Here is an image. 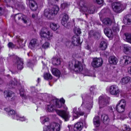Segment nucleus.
<instances>
[{"label":"nucleus","instance_id":"f257e3e1","mask_svg":"<svg viewBox=\"0 0 131 131\" xmlns=\"http://www.w3.org/2000/svg\"><path fill=\"white\" fill-rule=\"evenodd\" d=\"M54 106L53 105L51 106L48 105L47 107V111L49 112H56L57 114L61 117L65 121H67L70 117L69 113L64 111L57 110L54 108Z\"/></svg>","mask_w":131,"mask_h":131},{"label":"nucleus","instance_id":"f03ea898","mask_svg":"<svg viewBox=\"0 0 131 131\" xmlns=\"http://www.w3.org/2000/svg\"><path fill=\"white\" fill-rule=\"evenodd\" d=\"M79 5L80 6V11L82 12H86L90 14H92L95 12V7L94 6H90L88 8L86 3L83 1H80Z\"/></svg>","mask_w":131,"mask_h":131},{"label":"nucleus","instance_id":"7ed1b4c3","mask_svg":"<svg viewBox=\"0 0 131 131\" xmlns=\"http://www.w3.org/2000/svg\"><path fill=\"white\" fill-rule=\"evenodd\" d=\"M40 34L42 37L44 38L47 40H50L51 39L53 35L51 31H50L48 28L45 27L42 28Z\"/></svg>","mask_w":131,"mask_h":131},{"label":"nucleus","instance_id":"20e7f679","mask_svg":"<svg viewBox=\"0 0 131 131\" xmlns=\"http://www.w3.org/2000/svg\"><path fill=\"white\" fill-rule=\"evenodd\" d=\"M16 40L17 41V43L16 44H14L11 42H9L8 43L7 45L8 47L10 49H19L22 48L24 46L23 43V40L21 39L20 37L18 36H16Z\"/></svg>","mask_w":131,"mask_h":131},{"label":"nucleus","instance_id":"39448f33","mask_svg":"<svg viewBox=\"0 0 131 131\" xmlns=\"http://www.w3.org/2000/svg\"><path fill=\"white\" fill-rule=\"evenodd\" d=\"M80 37L77 35H74L72 38V42L68 41L66 42L67 45L70 48L74 46H78L81 44Z\"/></svg>","mask_w":131,"mask_h":131},{"label":"nucleus","instance_id":"423d86ee","mask_svg":"<svg viewBox=\"0 0 131 131\" xmlns=\"http://www.w3.org/2000/svg\"><path fill=\"white\" fill-rule=\"evenodd\" d=\"M60 125L56 123H52L48 126H45L43 127V131H59Z\"/></svg>","mask_w":131,"mask_h":131},{"label":"nucleus","instance_id":"0eeeda50","mask_svg":"<svg viewBox=\"0 0 131 131\" xmlns=\"http://www.w3.org/2000/svg\"><path fill=\"white\" fill-rule=\"evenodd\" d=\"M113 10L117 13L121 12L124 9L123 4L120 2H115L112 4Z\"/></svg>","mask_w":131,"mask_h":131},{"label":"nucleus","instance_id":"6e6552de","mask_svg":"<svg viewBox=\"0 0 131 131\" xmlns=\"http://www.w3.org/2000/svg\"><path fill=\"white\" fill-rule=\"evenodd\" d=\"M4 93L5 97L6 98H8L9 101H13L15 99V96L14 93L11 91H5Z\"/></svg>","mask_w":131,"mask_h":131},{"label":"nucleus","instance_id":"1a4fd4ad","mask_svg":"<svg viewBox=\"0 0 131 131\" xmlns=\"http://www.w3.org/2000/svg\"><path fill=\"white\" fill-rule=\"evenodd\" d=\"M99 102L100 108L105 107L109 104L107 98L102 96H101L99 97Z\"/></svg>","mask_w":131,"mask_h":131},{"label":"nucleus","instance_id":"9d476101","mask_svg":"<svg viewBox=\"0 0 131 131\" xmlns=\"http://www.w3.org/2000/svg\"><path fill=\"white\" fill-rule=\"evenodd\" d=\"M103 63V60L101 58H94L92 62L91 65L94 68H97L101 67Z\"/></svg>","mask_w":131,"mask_h":131},{"label":"nucleus","instance_id":"9b49d317","mask_svg":"<svg viewBox=\"0 0 131 131\" xmlns=\"http://www.w3.org/2000/svg\"><path fill=\"white\" fill-rule=\"evenodd\" d=\"M110 92L113 95H118L119 94V90L116 85H113L111 86L109 88Z\"/></svg>","mask_w":131,"mask_h":131},{"label":"nucleus","instance_id":"f8f14e48","mask_svg":"<svg viewBox=\"0 0 131 131\" xmlns=\"http://www.w3.org/2000/svg\"><path fill=\"white\" fill-rule=\"evenodd\" d=\"M125 105V101L121 100L120 102L117 104L116 107L117 111L120 113L123 112L124 111V108Z\"/></svg>","mask_w":131,"mask_h":131},{"label":"nucleus","instance_id":"ddd939ff","mask_svg":"<svg viewBox=\"0 0 131 131\" xmlns=\"http://www.w3.org/2000/svg\"><path fill=\"white\" fill-rule=\"evenodd\" d=\"M74 71L77 72H79L82 71L83 67L81 62L78 61H76L75 65H74Z\"/></svg>","mask_w":131,"mask_h":131},{"label":"nucleus","instance_id":"4468645a","mask_svg":"<svg viewBox=\"0 0 131 131\" xmlns=\"http://www.w3.org/2000/svg\"><path fill=\"white\" fill-rule=\"evenodd\" d=\"M14 18L16 21L18 20L21 19L24 21V23H25L27 22V17L21 13H19L15 15L14 16Z\"/></svg>","mask_w":131,"mask_h":131},{"label":"nucleus","instance_id":"2eb2a0df","mask_svg":"<svg viewBox=\"0 0 131 131\" xmlns=\"http://www.w3.org/2000/svg\"><path fill=\"white\" fill-rule=\"evenodd\" d=\"M15 63L18 69L21 70L23 68V61L21 58L18 57L15 58Z\"/></svg>","mask_w":131,"mask_h":131},{"label":"nucleus","instance_id":"dca6fc26","mask_svg":"<svg viewBox=\"0 0 131 131\" xmlns=\"http://www.w3.org/2000/svg\"><path fill=\"white\" fill-rule=\"evenodd\" d=\"M93 97L91 99L90 102L88 101L87 99H86L85 100L83 101L82 105L83 104L85 105V107L87 109H89L92 107L93 101L92 100Z\"/></svg>","mask_w":131,"mask_h":131},{"label":"nucleus","instance_id":"f3484780","mask_svg":"<svg viewBox=\"0 0 131 131\" xmlns=\"http://www.w3.org/2000/svg\"><path fill=\"white\" fill-rule=\"evenodd\" d=\"M17 84V80L15 78L10 81L6 85L7 87L9 89H11L14 87Z\"/></svg>","mask_w":131,"mask_h":131},{"label":"nucleus","instance_id":"a211bd4d","mask_svg":"<svg viewBox=\"0 0 131 131\" xmlns=\"http://www.w3.org/2000/svg\"><path fill=\"white\" fill-rule=\"evenodd\" d=\"M104 31L105 34L108 37L111 38L113 36V31L109 28H105Z\"/></svg>","mask_w":131,"mask_h":131},{"label":"nucleus","instance_id":"6ab92c4d","mask_svg":"<svg viewBox=\"0 0 131 131\" xmlns=\"http://www.w3.org/2000/svg\"><path fill=\"white\" fill-rule=\"evenodd\" d=\"M123 22L126 25H129L131 24V15L129 14L125 16L123 19Z\"/></svg>","mask_w":131,"mask_h":131},{"label":"nucleus","instance_id":"aec40b11","mask_svg":"<svg viewBox=\"0 0 131 131\" xmlns=\"http://www.w3.org/2000/svg\"><path fill=\"white\" fill-rule=\"evenodd\" d=\"M83 127V123L81 122H79L74 125L73 129L74 131H80Z\"/></svg>","mask_w":131,"mask_h":131},{"label":"nucleus","instance_id":"412c9836","mask_svg":"<svg viewBox=\"0 0 131 131\" xmlns=\"http://www.w3.org/2000/svg\"><path fill=\"white\" fill-rule=\"evenodd\" d=\"M123 59L121 60L120 61L121 63L122 61H124V64L125 65H126L128 64L131 63V58L128 56H124L123 57Z\"/></svg>","mask_w":131,"mask_h":131},{"label":"nucleus","instance_id":"4be33fe9","mask_svg":"<svg viewBox=\"0 0 131 131\" xmlns=\"http://www.w3.org/2000/svg\"><path fill=\"white\" fill-rule=\"evenodd\" d=\"M73 113L77 115V116H76V118H77L78 117V115H83L84 114V112H82L81 111L79 108L77 109L76 107L73 109Z\"/></svg>","mask_w":131,"mask_h":131},{"label":"nucleus","instance_id":"5701e85b","mask_svg":"<svg viewBox=\"0 0 131 131\" xmlns=\"http://www.w3.org/2000/svg\"><path fill=\"white\" fill-rule=\"evenodd\" d=\"M53 15V12H51V10L48 9H46L44 11V15L48 19H50L51 17Z\"/></svg>","mask_w":131,"mask_h":131},{"label":"nucleus","instance_id":"b1692460","mask_svg":"<svg viewBox=\"0 0 131 131\" xmlns=\"http://www.w3.org/2000/svg\"><path fill=\"white\" fill-rule=\"evenodd\" d=\"M101 119L105 124H107L109 122L110 120L108 116L105 114L101 115Z\"/></svg>","mask_w":131,"mask_h":131},{"label":"nucleus","instance_id":"393cba45","mask_svg":"<svg viewBox=\"0 0 131 131\" xmlns=\"http://www.w3.org/2000/svg\"><path fill=\"white\" fill-rule=\"evenodd\" d=\"M108 60L111 64L114 65L116 64L118 61L117 58L114 56H111L109 58Z\"/></svg>","mask_w":131,"mask_h":131},{"label":"nucleus","instance_id":"a878e982","mask_svg":"<svg viewBox=\"0 0 131 131\" xmlns=\"http://www.w3.org/2000/svg\"><path fill=\"white\" fill-rule=\"evenodd\" d=\"M62 19L61 20V23L62 25H66L65 23L67 22L68 19V15L66 14H62Z\"/></svg>","mask_w":131,"mask_h":131},{"label":"nucleus","instance_id":"bb28decb","mask_svg":"<svg viewBox=\"0 0 131 131\" xmlns=\"http://www.w3.org/2000/svg\"><path fill=\"white\" fill-rule=\"evenodd\" d=\"M97 35H99L98 34L95 32L93 30H91L89 32L88 38H90L94 37L95 38L97 39L98 38Z\"/></svg>","mask_w":131,"mask_h":131},{"label":"nucleus","instance_id":"cd10ccee","mask_svg":"<svg viewBox=\"0 0 131 131\" xmlns=\"http://www.w3.org/2000/svg\"><path fill=\"white\" fill-rule=\"evenodd\" d=\"M112 22L110 18H105L103 20V24L108 26H110Z\"/></svg>","mask_w":131,"mask_h":131},{"label":"nucleus","instance_id":"c85d7f7f","mask_svg":"<svg viewBox=\"0 0 131 131\" xmlns=\"http://www.w3.org/2000/svg\"><path fill=\"white\" fill-rule=\"evenodd\" d=\"M93 122L94 125L96 127H99L100 125V122L98 116H95L93 119Z\"/></svg>","mask_w":131,"mask_h":131},{"label":"nucleus","instance_id":"c756f323","mask_svg":"<svg viewBox=\"0 0 131 131\" xmlns=\"http://www.w3.org/2000/svg\"><path fill=\"white\" fill-rule=\"evenodd\" d=\"M131 79L129 77H124L121 79V82L122 84L127 83L130 81Z\"/></svg>","mask_w":131,"mask_h":131},{"label":"nucleus","instance_id":"7c9ffc66","mask_svg":"<svg viewBox=\"0 0 131 131\" xmlns=\"http://www.w3.org/2000/svg\"><path fill=\"white\" fill-rule=\"evenodd\" d=\"M123 51L126 54H129L131 53V47L127 45H124Z\"/></svg>","mask_w":131,"mask_h":131},{"label":"nucleus","instance_id":"2f4dec72","mask_svg":"<svg viewBox=\"0 0 131 131\" xmlns=\"http://www.w3.org/2000/svg\"><path fill=\"white\" fill-rule=\"evenodd\" d=\"M107 43L104 41H101L99 47L102 50H105L107 47Z\"/></svg>","mask_w":131,"mask_h":131},{"label":"nucleus","instance_id":"473e14b6","mask_svg":"<svg viewBox=\"0 0 131 131\" xmlns=\"http://www.w3.org/2000/svg\"><path fill=\"white\" fill-rule=\"evenodd\" d=\"M52 72L54 75L58 77V78L60 77V72L58 69L56 68H54L52 69Z\"/></svg>","mask_w":131,"mask_h":131},{"label":"nucleus","instance_id":"72a5a7b5","mask_svg":"<svg viewBox=\"0 0 131 131\" xmlns=\"http://www.w3.org/2000/svg\"><path fill=\"white\" fill-rule=\"evenodd\" d=\"M124 39L126 41L129 42L131 39V34L129 33H125L124 34Z\"/></svg>","mask_w":131,"mask_h":131},{"label":"nucleus","instance_id":"f704fd0d","mask_svg":"<svg viewBox=\"0 0 131 131\" xmlns=\"http://www.w3.org/2000/svg\"><path fill=\"white\" fill-rule=\"evenodd\" d=\"M52 63L54 65H58L60 64L61 62L58 58H53L52 59Z\"/></svg>","mask_w":131,"mask_h":131},{"label":"nucleus","instance_id":"c9c22d12","mask_svg":"<svg viewBox=\"0 0 131 131\" xmlns=\"http://www.w3.org/2000/svg\"><path fill=\"white\" fill-rule=\"evenodd\" d=\"M76 60H73L69 62L68 65V68L69 69L74 70V65H75Z\"/></svg>","mask_w":131,"mask_h":131},{"label":"nucleus","instance_id":"e433bc0d","mask_svg":"<svg viewBox=\"0 0 131 131\" xmlns=\"http://www.w3.org/2000/svg\"><path fill=\"white\" fill-rule=\"evenodd\" d=\"M58 7L56 5L54 6L51 10V12H52L54 15H56L59 10Z\"/></svg>","mask_w":131,"mask_h":131},{"label":"nucleus","instance_id":"4c0bfd02","mask_svg":"<svg viewBox=\"0 0 131 131\" xmlns=\"http://www.w3.org/2000/svg\"><path fill=\"white\" fill-rule=\"evenodd\" d=\"M50 27L51 29L53 31H56L58 28V27L56 24L52 23L50 24Z\"/></svg>","mask_w":131,"mask_h":131},{"label":"nucleus","instance_id":"58836bf2","mask_svg":"<svg viewBox=\"0 0 131 131\" xmlns=\"http://www.w3.org/2000/svg\"><path fill=\"white\" fill-rule=\"evenodd\" d=\"M73 31L76 34V35H77L78 36L81 33L80 29L76 27H74V28Z\"/></svg>","mask_w":131,"mask_h":131},{"label":"nucleus","instance_id":"ea45409f","mask_svg":"<svg viewBox=\"0 0 131 131\" xmlns=\"http://www.w3.org/2000/svg\"><path fill=\"white\" fill-rule=\"evenodd\" d=\"M53 101H54L55 102L56 107L57 108H60L61 107L62 104L61 102H59L58 100H53Z\"/></svg>","mask_w":131,"mask_h":131},{"label":"nucleus","instance_id":"a19ab883","mask_svg":"<svg viewBox=\"0 0 131 131\" xmlns=\"http://www.w3.org/2000/svg\"><path fill=\"white\" fill-rule=\"evenodd\" d=\"M19 92L20 95L23 98L24 97L25 98L26 97V95L25 94V91L24 89L23 88H21Z\"/></svg>","mask_w":131,"mask_h":131},{"label":"nucleus","instance_id":"79ce46f5","mask_svg":"<svg viewBox=\"0 0 131 131\" xmlns=\"http://www.w3.org/2000/svg\"><path fill=\"white\" fill-rule=\"evenodd\" d=\"M5 110L6 112H9V115H15V111L13 110H10L9 109L7 108Z\"/></svg>","mask_w":131,"mask_h":131},{"label":"nucleus","instance_id":"37998d69","mask_svg":"<svg viewBox=\"0 0 131 131\" xmlns=\"http://www.w3.org/2000/svg\"><path fill=\"white\" fill-rule=\"evenodd\" d=\"M81 73L83 74L85 76H90V75L89 74V72L87 70H83L81 71Z\"/></svg>","mask_w":131,"mask_h":131},{"label":"nucleus","instance_id":"c03bdc74","mask_svg":"<svg viewBox=\"0 0 131 131\" xmlns=\"http://www.w3.org/2000/svg\"><path fill=\"white\" fill-rule=\"evenodd\" d=\"M44 78L46 80L51 79L52 78V75L49 73H46L44 75Z\"/></svg>","mask_w":131,"mask_h":131},{"label":"nucleus","instance_id":"a18cd8bd","mask_svg":"<svg viewBox=\"0 0 131 131\" xmlns=\"http://www.w3.org/2000/svg\"><path fill=\"white\" fill-rule=\"evenodd\" d=\"M33 48L35 47H36L39 46V44L38 42V41L36 39H33Z\"/></svg>","mask_w":131,"mask_h":131},{"label":"nucleus","instance_id":"49530a36","mask_svg":"<svg viewBox=\"0 0 131 131\" xmlns=\"http://www.w3.org/2000/svg\"><path fill=\"white\" fill-rule=\"evenodd\" d=\"M130 129L129 126L125 125L124 126V128L123 129V131H130Z\"/></svg>","mask_w":131,"mask_h":131},{"label":"nucleus","instance_id":"de8ad7c7","mask_svg":"<svg viewBox=\"0 0 131 131\" xmlns=\"http://www.w3.org/2000/svg\"><path fill=\"white\" fill-rule=\"evenodd\" d=\"M33 11H36L38 9V5L37 3L34 1H33Z\"/></svg>","mask_w":131,"mask_h":131},{"label":"nucleus","instance_id":"09e8293b","mask_svg":"<svg viewBox=\"0 0 131 131\" xmlns=\"http://www.w3.org/2000/svg\"><path fill=\"white\" fill-rule=\"evenodd\" d=\"M49 45V43L48 42H46L42 45V47L43 48L45 49L46 48H48Z\"/></svg>","mask_w":131,"mask_h":131},{"label":"nucleus","instance_id":"8fccbe9b","mask_svg":"<svg viewBox=\"0 0 131 131\" xmlns=\"http://www.w3.org/2000/svg\"><path fill=\"white\" fill-rule=\"evenodd\" d=\"M66 25H62L65 27H66L68 28H69L71 26V23L69 22L68 23H67V22L65 23Z\"/></svg>","mask_w":131,"mask_h":131},{"label":"nucleus","instance_id":"3c124183","mask_svg":"<svg viewBox=\"0 0 131 131\" xmlns=\"http://www.w3.org/2000/svg\"><path fill=\"white\" fill-rule=\"evenodd\" d=\"M93 2L95 3H97L99 4H102L103 2L102 0H93Z\"/></svg>","mask_w":131,"mask_h":131},{"label":"nucleus","instance_id":"603ef678","mask_svg":"<svg viewBox=\"0 0 131 131\" xmlns=\"http://www.w3.org/2000/svg\"><path fill=\"white\" fill-rule=\"evenodd\" d=\"M28 47L31 49H32L33 48V41L32 39L31 40L29 43L28 45Z\"/></svg>","mask_w":131,"mask_h":131},{"label":"nucleus","instance_id":"864d4df0","mask_svg":"<svg viewBox=\"0 0 131 131\" xmlns=\"http://www.w3.org/2000/svg\"><path fill=\"white\" fill-rule=\"evenodd\" d=\"M16 116L17 117H19V119L16 118V119L17 120H18V119H19V120H20V121H24L25 120V118L24 117H19V115L17 114H16Z\"/></svg>","mask_w":131,"mask_h":131},{"label":"nucleus","instance_id":"5fc2aeb1","mask_svg":"<svg viewBox=\"0 0 131 131\" xmlns=\"http://www.w3.org/2000/svg\"><path fill=\"white\" fill-rule=\"evenodd\" d=\"M68 4L67 3H64L62 4L61 5V6L63 8H64L66 7H67Z\"/></svg>","mask_w":131,"mask_h":131},{"label":"nucleus","instance_id":"6e6d98bb","mask_svg":"<svg viewBox=\"0 0 131 131\" xmlns=\"http://www.w3.org/2000/svg\"><path fill=\"white\" fill-rule=\"evenodd\" d=\"M32 0H29V5L30 8L32 10L33 7V3L31 2Z\"/></svg>","mask_w":131,"mask_h":131},{"label":"nucleus","instance_id":"4d7b16f0","mask_svg":"<svg viewBox=\"0 0 131 131\" xmlns=\"http://www.w3.org/2000/svg\"><path fill=\"white\" fill-rule=\"evenodd\" d=\"M27 66L28 67H30L32 66V61L29 62H28Z\"/></svg>","mask_w":131,"mask_h":131},{"label":"nucleus","instance_id":"13d9d810","mask_svg":"<svg viewBox=\"0 0 131 131\" xmlns=\"http://www.w3.org/2000/svg\"><path fill=\"white\" fill-rule=\"evenodd\" d=\"M117 25L116 24H115V27L114 26H113L112 27V28L113 29V30L114 31H116L117 30Z\"/></svg>","mask_w":131,"mask_h":131},{"label":"nucleus","instance_id":"bf43d9fd","mask_svg":"<svg viewBox=\"0 0 131 131\" xmlns=\"http://www.w3.org/2000/svg\"><path fill=\"white\" fill-rule=\"evenodd\" d=\"M49 120V119L48 118H45L42 121V123L44 124L45 122L48 121Z\"/></svg>","mask_w":131,"mask_h":131},{"label":"nucleus","instance_id":"052dcab7","mask_svg":"<svg viewBox=\"0 0 131 131\" xmlns=\"http://www.w3.org/2000/svg\"><path fill=\"white\" fill-rule=\"evenodd\" d=\"M59 102H61L62 104V103L63 104L65 103V101L63 98H62L60 99V101H59Z\"/></svg>","mask_w":131,"mask_h":131},{"label":"nucleus","instance_id":"680f3d73","mask_svg":"<svg viewBox=\"0 0 131 131\" xmlns=\"http://www.w3.org/2000/svg\"><path fill=\"white\" fill-rule=\"evenodd\" d=\"M68 128L69 129V131H71L72 130V127L71 125H69L68 126Z\"/></svg>","mask_w":131,"mask_h":131},{"label":"nucleus","instance_id":"e2e57ef3","mask_svg":"<svg viewBox=\"0 0 131 131\" xmlns=\"http://www.w3.org/2000/svg\"><path fill=\"white\" fill-rule=\"evenodd\" d=\"M109 111L110 112H113V109L111 106H110L109 107Z\"/></svg>","mask_w":131,"mask_h":131},{"label":"nucleus","instance_id":"0e129e2a","mask_svg":"<svg viewBox=\"0 0 131 131\" xmlns=\"http://www.w3.org/2000/svg\"><path fill=\"white\" fill-rule=\"evenodd\" d=\"M4 83V81L2 79L0 78V85H2Z\"/></svg>","mask_w":131,"mask_h":131},{"label":"nucleus","instance_id":"69168bd1","mask_svg":"<svg viewBox=\"0 0 131 131\" xmlns=\"http://www.w3.org/2000/svg\"><path fill=\"white\" fill-rule=\"evenodd\" d=\"M128 72L129 74H131V66L128 68Z\"/></svg>","mask_w":131,"mask_h":131},{"label":"nucleus","instance_id":"338daca9","mask_svg":"<svg viewBox=\"0 0 131 131\" xmlns=\"http://www.w3.org/2000/svg\"><path fill=\"white\" fill-rule=\"evenodd\" d=\"M2 14V8L0 7V15Z\"/></svg>","mask_w":131,"mask_h":131},{"label":"nucleus","instance_id":"774afa93","mask_svg":"<svg viewBox=\"0 0 131 131\" xmlns=\"http://www.w3.org/2000/svg\"><path fill=\"white\" fill-rule=\"evenodd\" d=\"M4 1L6 2H10V0H4Z\"/></svg>","mask_w":131,"mask_h":131}]
</instances>
